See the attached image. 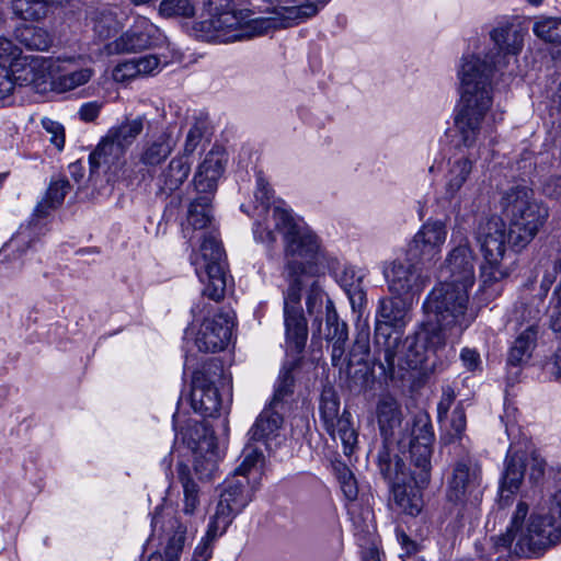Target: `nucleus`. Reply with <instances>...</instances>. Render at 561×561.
<instances>
[{"mask_svg": "<svg viewBox=\"0 0 561 561\" xmlns=\"http://www.w3.org/2000/svg\"><path fill=\"white\" fill-rule=\"evenodd\" d=\"M324 337L329 342L347 340V327L344 322L339 320L337 312L331 299H327L325 304Z\"/></svg>", "mask_w": 561, "mask_h": 561, "instance_id": "nucleus-40", "label": "nucleus"}, {"mask_svg": "<svg viewBox=\"0 0 561 561\" xmlns=\"http://www.w3.org/2000/svg\"><path fill=\"white\" fill-rule=\"evenodd\" d=\"M456 399V393L450 387H446L443 390L442 398L437 404V419L439 423L447 419V414Z\"/></svg>", "mask_w": 561, "mask_h": 561, "instance_id": "nucleus-53", "label": "nucleus"}, {"mask_svg": "<svg viewBox=\"0 0 561 561\" xmlns=\"http://www.w3.org/2000/svg\"><path fill=\"white\" fill-rule=\"evenodd\" d=\"M264 456L261 450L255 447L247 446L243 450V460L234 471V477H248L256 468V466L263 462Z\"/></svg>", "mask_w": 561, "mask_h": 561, "instance_id": "nucleus-47", "label": "nucleus"}, {"mask_svg": "<svg viewBox=\"0 0 561 561\" xmlns=\"http://www.w3.org/2000/svg\"><path fill=\"white\" fill-rule=\"evenodd\" d=\"M504 211L511 219L507 230L505 222L496 216L482 220L476 239L480 244L483 262L480 266L479 288L476 299L485 306L502 293V282L515 268L516 254L512 248H525L546 222L548 208L533 197V191L517 186L502 197Z\"/></svg>", "mask_w": 561, "mask_h": 561, "instance_id": "nucleus-1", "label": "nucleus"}, {"mask_svg": "<svg viewBox=\"0 0 561 561\" xmlns=\"http://www.w3.org/2000/svg\"><path fill=\"white\" fill-rule=\"evenodd\" d=\"M340 401L335 391L331 388H325L321 393L320 413L324 426H332L333 422L341 417L339 415Z\"/></svg>", "mask_w": 561, "mask_h": 561, "instance_id": "nucleus-43", "label": "nucleus"}, {"mask_svg": "<svg viewBox=\"0 0 561 561\" xmlns=\"http://www.w3.org/2000/svg\"><path fill=\"white\" fill-rule=\"evenodd\" d=\"M256 490V482H251L248 477H234L227 479L224 483L219 501L210 520L227 529L234 517L240 514L253 500Z\"/></svg>", "mask_w": 561, "mask_h": 561, "instance_id": "nucleus-13", "label": "nucleus"}, {"mask_svg": "<svg viewBox=\"0 0 561 561\" xmlns=\"http://www.w3.org/2000/svg\"><path fill=\"white\" fill-rule=\"evenodd\" d=\"M178 474L183 488V512L187 515H192L199 505L198 485L192 479L190 474V469L186 465H179Z\"/></svg>", "mask_w": 561, "mask_h": 561, "instance_id": "nucleus-38", "label": "nucleus"}, {"mask_svg": "<svg viewBox=\"0 0 561 561\" xmlns=\"http://www.w3.org/2000/svg\"><path fill=\"white\" fill-rule=\"evenodd\" d=\"M325 430L333 438H340L346 456L353 454L357 445V433L353 427L348 412L344 411L341 417L335 420L332 426H325Z\"/></svg>", "mask_w": 561, "mask_h": 561, "instance_id": "nucleus-36", "label": "nucleus"}, {"mask_svg": "<svg viewBox=\"0 0 561 561\" xmlns=\"http://www.w3.org/2000/svg\"><path fill=\"white\" fill-rule=\"evenodd\" d=\"M284 423L283 411L271 404L266 405L249 431L251 440L263 442L270 450L277 447V438Z\"/></svg>", "mask_w": 561, "mask_h": 561, "instance_id": "nucleus-25", "label": "nucleus"}, {"mask_svg": "<svg viewBox=\"0 0 561 561\" xmlns=\"http://www.w3.org/2000/svg\"><path fill=\"white\" fill-rule=\"evenodd\" d=\"M525 465L518 455H511L506 459L505 470L501 483L500 506L510 504L511 495L516 492L524 479Z\"/></svg>", "mask_w": 561, "mask_h": 561, "instance_id": "nucleus-29", "label": "nucleus"}, {"mask_svg": "<svg viewBox=\"0 0 561 561\" xmlns=\"http://www.w3.org/2000/svg\"><path fill=\"white\" fill-rule=\"evenodd\" d=\"M226 156L221 148H213L199 164L193 183L198 194L214 195L217 182L224 173Z\"/></svg>", "mask_w": 561, "mask_h": 561, "instance_id": "nucleus-24", "label": "nucleus"}, {"mask_svg": "<svg viewBox=\"0 0 561 561\" xmlns=\"http://www.w3.org/2000/svg\"><path fill=\"white\" fill-rule=\"evenodd\" d=\"M460 359L469 370H476L481 364L479 353L471 348H463L460 353Z\"/></svg>", "mask_w": 561, "mask_h": 561, "instance_id": "nucleus-60", "label": "nucleus"}, {"mask_svg": "<svg viewBox=\"0 0 561 561\" xmlns=\"http://www.w3.org/2000/svg\"><path fill=\"white\" fill-rule=\"evenodd\" d=\"M416 259L409 255L390 262L383 270L388 290L397 298L412 301L426 287L430 277L423 274Z\"/></svg>", "mask_w": 561, "mask_h": 561, "instance_id": "nucleus-11", "label": "nucleus"}, {"mask_svg": "<svg viewBox=\"0 0 561 561\" xmlns=\"http://www.w3.org/2000/svg\"><path fill=\"white\" fill-rule=\"evenodd\" d=\"M534 33L545 42L561 44V20L547 18L537 21L534 25Z\"/></svg>", "mask_w": 561, "mask_h": 561, "instance_id": "nucleus-44", "label": "nucleus"}, {"mask_svg": "<svg viewBox=\"0 0 561 561\" xmlns=\"http://www.w3.org/2000/svg\"><path fill=\"white\" fill-rule=\"evenodd\" d=\"M184 439L193 451L194 470L201 479H209L217 470L219 451L216 438L204 423H194Z\"/></svg>", "mask_w": 561, "mask_h": 561, "instance_id": "nucleus-17", "label": "nucleus"}, {"mask_svg": "<svg viewBox=\"0 0 561 561\" xmlns=\"http://www.w3.org/2000/svg\"><path fill=\"white\" fill-rule=\"evenodd\" d=\"M545 472V461L538 457L531 458V465H530V479L537 481L539 480Z\"/></svg>", "mask_w": 561, "mask_h": 561, "instance_id": "nucleus-63", "label": "nucleus"}, {"mask_svg": "<svg viewBox=\"0 0 561 561\" xmlns=\"http://www.w3.org/2000/svg\"><path fill=\"white\" fill-rule=\"evenodd\" d=\"M102 104L99 102H87L79 108L78 115L83 122H93L100 114Z\"/></svg>", "mask_w": 561, "mask_h": 561, "instance_id": "nucleus-58", "label": "nucleus"}, {"mask_svg": "<svg viewBox=\"0 0 561 561\" xmlns=\"http://www.w3.org/2000/svg\"><path fill=\"white\" fill-rule=\"evenodd\" d=\"M252 9H232L199 23L201 37L205 41L230 43L251 38L276 28L290 27L316 15L312 4L272 7L257 0H249Z\"/></svg>", "mask_w": 561, "mask_h": 561, "instance_id": "nucleus-5", "label": "nucleus"}, {"mask_svg": "<svg viewBox=\"0 0 561 561\" xmlns=\"http://www.w3.org/2000/svg\"><path fill=\"white\" fill-rule=\"evenodd\" d=\"M125 151V148L113 138H110V135L106 133L89 157L91 172L93 173L101 165H107L110 169L119 161Z\"/></svg>", "mask_w": 561, "mask_h": 561, "instance_id": "nucleus-33", "label": "nucleus"}, {"mask_svg": "<svg viewBox=\"0 0 561 561\" xmlns=\"http://www.w3.org/2000/svg\"><path fill=\"white\" fill-rule=\"evenodd\" d=\"M58 0H12V11L24 21L36 22L48 16L57 7Z\"/></svg>", "mask_w": 561, "mask_h": 561, "instance_id": "nucleus-34", "label": "nucleus"}, {"mask_svg": "<svg viewBox=\"0 0 561 561\" xmlns=\"http://www.w3.org/2000/svg\"><path fill=\"white\" fill-rule=\"evenodd\" d=\"M442 424L448 428L451 439L460 438L466 428V413L462 405L458 404L451 415L447 414V419H444Z\"/></svg>", "mask_w": 561, "mask_h": 561, "instance_id": "nucleus-49", "label": "nucleus"}, {"mask_svg": "<svg viewBox=\"0 0 561 561\" xmlns=\"http://www.w3.org/2000/svg\"><path fill=\"white\" fill-rule=\"evenodd\" d=\"M254 198L260 203V206L255 207L256 216L261 217L262 215H265L263 221H261L259 218L255 220L253 233L256 240L263 243L272 244L276 241V232H279L284 236L283 225H280V229L275 227V222L273 220L275 209H282L286 211L295 224L304 226L302 224L295 221L287 209H284L279 206H275L272 210L270 209L272 190L270 188L268 182L263 176L262 172L256 173V188L254 192Z\"/></svg>", "mask_w": 561, "mask_h": 561, "instance_id": "nucleus-18", "label": "nucleus"}, {"mask_svg": "<svg viewBox=\"0 0 561 561\" xmlns=\"http://www.w3.org/2000/svg\"><path fill=\"white\" fill-rule=\"evenodd\" d=\"M412 432L409 467L398 456L379 450L377 465L381 476L392 483L393 500L398 508L416 516L423 508L421 491L431 480L434 433L425 416H421Z\"/></svg>", "mask_w": 561, "mask_h": 561, "instance_id": "nucleus-4", "label": "nucleus"}, {"mask_svg": "<svg viewBox=\"0 0 561 561\" xmlns=\"http://www.w3.org/2000/svg\"><path fill=\"white\" fill-rule=\"evenodd\" d=\"M490 133H492L491 128ZM458 138L459 144L466 148L459 136ZM493 140L491 134H489V136L482 140V145L469 148V150L476 149V153L470 152L468 156H458L449 160L448 170L445 175V196L449 201H455L459 207H468L471 204V199L477 194V191H472L471 187L473 165L477 157L480 156L481 149L491 146Z\"/></svg>", "mask_w": 561, "mask_h": 561, "instance_id": "nucleus-9", "label": "nucleus"}, {"mask_svg": "<svg viewBox=\"0 0 561 561\" xmlns=\"http://www.w3.org/2000/svg\"><path fill=\"white\" fill-rule=\"evenodd\" d=\"M193 265L197 276L205 284L202 297L192 307L193 317L196 320L203 319L194 342L198 351L215 353L224 350L230 342L234 314L231 311H220L209 318L214 306L207 302L206 298L218 302L224 298L227 288L222 251L213 237L205 239L201 253L193 257Z\"/></svg>", "mask_w": 561, "mask_h": 561, "instance_id": "nucleus-3", "label": "nucleus"}, {"mask_svg": "<svg viewBox=\"0 0 561 561\" xmlns=\"http://www.w3.org/2000/svg\"><path fill=\"white\" fill-rule=\"evenodd\" d=\"M273 220L275 227H284L285 242V273L289 282L284 295V322L286 330L287 351L299 355L306 345L308 329L300 308V291L304 277L312 276L321 257V249L318 237L307 226H299L290 216L275 209Z\"/></svg>", "mask_w": 561, "mask_h": 561, "instance_id": "nucleus-2", "label": "nucleus"}, {"mask_svg": "<svg viewBox=\"0 0 561 561\" xmlns=\"http://www.w3.org/2000/svg\"><path fill=\"white\" fill-rule=\"evenodd\" d=\"M482 494V474L478 463L471 459L456 462L448 480V501L470 511L480 504Z\"/></svg>", "mask_w": 561, "mask_h": 561, "instance_id": "nucleus-12", "label": "nucleus"}, {"mask_svg": "<svg viewBox=\"0 0 561 561\" xmlns=\"http://www.w3.org/2000/svg\"><path fill=\"white\" fill-rule=\"evenodd\" d=\"M184 529H181L175 533V535L170 539L165 548L164 557L161 553H152L148 558V561H179V554L184 546Z\"/></svg>", "mask_w": 561, "mask_h": 561, "instance_id": "nucleus-48", "label": "nucleus"}, {"mask_svg": "<svg viewBox=\"0 0 561 561\" xmlns=\"http://www.w3.org/2000/svg\"><path fill=\"white\" fill-rule=\"evenodd\" d=\"M551 373L557 378L561 377V346L554 352L551 358Z\"/></svg>", "mask_w": 561, "mask_h": 561, "instance_id": "nucleus-64", "label": "nucleus"}, {"mask_svg": "<svg viewBox=\"0 0 561 561\" xmlns=\"http://www.w3.org/2000/svg\"><path fill=\"white\" fill-rule=\"evenodd\" d=\"M22 73L21 68H8L4 65L0 66V103H5L13 94L15 82L26 84L18 77Z\"/></svg>", "mask_w": 561, "mask_h": 561, "instance_id": "nucleus-46", "label": "nucleus"}, {"mask_svg": "<svg viewBox=\"0 0 561 561\" xmlns=\"http://www.w3.org/2000/svg\"><path fill=\"white\" fill-rule=\"evenodd\" d=\"M354 354L367 355L369 353V333L368 331H362L355 341L353 346Z\"/></svg>", "mask_w": 561, "mask_h": 561, "instance_id": "nucleus-62", "label": "nucleus"}, {"mask_svg": "<svg viewBox=\"0 0 561 561\" xmlns=\"http://www.w3.org/2000/svg\"><path fill=\"white\" fill-rule=\"evenodd\" d=\"M175 145L172 135L163 131L146 146L140 160L146 165H158L171 154Z\"/></svg>", "mask_w": 561, "mask_h": 561, "instance_id": "nucleus-35", "label": "nucleus"}, {"mask_svg": "<svg viewBox=\"0 0 561 561\" xmlns=\"http://www.w3.org/2000/svg\"><path fill=\"white\" fill-rule=\"evenodd\" d=\"M139 77V68H137L135 59L126 60L115 66L112 71V78L119 83H126Z\"/></svg>", "mask_w": 561, "mask_h": 561, "instance_id": "nucleus-50", "label": "nucleus"}, {"mask_svg": "<svg viewBox=\"0 0 561 561\" xmlns=\"http://www.w3.org/2000/svg\"><path fill=\"white\" fill-rule=\"evenodd\" d=\"M449 342L439 336L432 325L422 323L419 330L410 336H407L402 343L399 337L390 339V345L396 353L393 365H388L392 369L398 365L404 370H415L423 367L431 354L443 350Z\"/></svg>", "mask_w": 561, "mask_h": 561, "instance_id": "nucleus-8", "label": "nucleus"}, {"mask_svg": "<svg viewBox=\"0 0 561 561\" xmlns=\"http://www.w3.org/2000/svg\"><path fill=\"white\" fill-rule=\"evenodd\" d=\"M397 539L401 546L403 552L400 554L401 558L410 557L417 551V543L410 539L409 536L401 529H397Z\"/></svg>", "mask_w": 561, "mask_h": 561, "instance_id": "nucleus-59", "label": "nucleus"}, {"mask_svg": "<svg viewBox=\"0 0 561 561\" xmlns=\"http://www.w3.org/2000/svg\"><path fill=\"white\" fill-rule=\"evenodd\" d=\"M70 190L69 181L66 178L58 176L53 179L46 190L44 197L37 203L34 216L36 218L46 217L51 210L58 208Z\"/></svg>", "mask_w": 561, "mask_h": 561, "instance_id": "nucleus-32", "label": "nucleus"}, {"mask_svg": "<svg viewBox=\"0 0 561 561\" xmlns=\"http://www.w3.org/2000/svg\"><path fill=\"white\" fill-rule=\"evenodd\" d=\"M211 195L203 194L195 198L188 206L187 210V217H186V226L183 229L184 236L188 239H193V236H190V230L196 231V230H205L203 232V241L204 243L205 239L214 238L218 245L220 247L221 251H224L221 243L217 239L216 233L211 230H207L213 225V213H211ZM203 245V244H201ZM202 249V247H199ZM201 253V250L198 252L194 253L191 256V262L193 263V257ZM222 261L224 265L226 266V259H225V252H222Z\"/></svg>", "mask_w": 561, "mask_h": 561, "instance_id": "nucleus-22", "label": "nucleus"}, {"mask_svg": "<svg viewBox=\"0 0 561 561\" xmlns=\"http://www.w3.org/2000/svg\"><path fill=\"white\" fill-rule=\"evenodd\" d=\"M82 57H69L59 59L58 73L51 78V88L58 93L75 90L88 83L94 76V69L87 64H81Z\"/></svg>", "mask_w": 561, "mask_h": 561, "instance_id": "nucleus-21", "label": "nucleus"}, {"mask_svg": "<svg viewBox=\"0 0 561 561\" xmlns=\"http://www.w3.org/2000/svg\"><path fill=\"white\" fill-rule=\"evenodd\" d=\"M0 60L9 68H21L22 73L18 78L25 83L44 82L45 72L50 68L42 58L22 56L21 48L5 37H0Z\"/></svg>", "mask_w": 561, "mask_h": 561, "instance_id": "nucleus-20", "label": "nucleus"}, {"mask_svg": "<svg viewBox=\"0 0 561 561\" xmlns=\"http://www.w3.org/2000/svg\"><path fill=\"white\" fill-rule=\"evenodd\" d=\"M364 275L352 266H346L339 274L337 282L348 297L354 312L362 314L367 304V297L363 287Z\"/></svg>", "mask_w": 561, "mask_h": 561, "instance_id": "nucleus-28", "label": "nucleus"}, {"mask_svg": "<svg viewBox=\"0 0 561 561\" xmlns=\"http://www.w3.org/2000/svg\"><path fill=\"white\" fill-rule=\"evenodd\" d=\"M539 316V310H529L527 319L524 321L528 322L529 325L517 336L513 346L510 350L507 363L513 366L525 363L531 354L535 346L537 330L535 321Z\"/></svg>", "mask_w": 561, "mask_h": 561, "instance_id": "nucleus-27", "label": "nucleus"}, {"mask_svg": "<svg viewBox=\"0 0 561 561\" xmlns=\"http://www.w3.org/2000/svg\"><path fill=\"white\" fill-rule=\"evenodd\" d=\"M144 129V118L136 117L126 119L119 125L113 126L107 130L110 138L117 141L125 150L137 139Z\"/></svg>", "mask_w": 561, "mask_h": 561, "instance_id": "nucleus-37", "label": "nucleus"}, {"mask_svg": "<svg viewBox=\"0 0 561 561\" xmlns=\"http://www.w3.org/2000/svg\"><path fill=\"white\" fill-rule=\"evenodd\" d=\"M526 31L520 24L506 23L499 25L491 33V37L500 50L510 55H517L524 43Z\"/></svg>", "mask_w": 561, "mask_h": 561, "instance_id": "nucleus-30", "label": "nucleus"}, {"mask_svg": "<svg viewBox=\"0 0 561 561\" xmlns=\"http://www.w3.org/2000/svg\"><path fill=\"white\" fill-rule=\"evenodd\" d=\"M137 68H139V76L152 75L156 70L160 69L161 60L156 55H148L135 59Z\"/></svg>", "mask_w": 561, "mask_h": 561, "instance_id": "nucleus-54", "label": "nucleus"}, {"mask_svg": "<svg viewBox=\"0 0 561 561\" xmlns=\"http://www.w3.org/2000/svg\"><path fill=\"white\" fill-rule=\"evenodd\" d=\"M159 11L167 18L190 19L195 15V5L191 0H163L160 3Z\"/></svg>", "mask_w": 561, "mask_h": 561, "instance_id": "nucleus-45", "label": "nucleus"}, {"mask_svg": "<svg viewBox=\"0 0 561 561\" xmlns=\"http://www.w3.org/2000/svg\"><path fill=\"white\" fill-rule=\"evenodd\" d=\"M42 125L44 129L50 134V142L59 150L62 149L65 145V131L62 125L49 118H44L42 121Z\"/></svg>", "mask_w": 561, "mask_h": 561, "instance_id": "nucleus-52", "label": "nucleus"}, {"mask_svg": "<svg viewBox=\"0 0 561 561\" xmlns=\"http://www.w3.org/2000/svg\"><path fill=\"white\" fill-rule=\"evenodd\" d=\"M446 239V225L440 220H427L414 234L407 252L422 264L431 263L439 257Z\"/></svg>", "mask_w": 561, "mask_h": 561, "instance_id": "nucleus-19", "label": "nucleus"}, {"mask_svg": "<svg viewBox=\"0 0 561 561\" xmlns=\"http://www.w3.org/2000/svg\"><path fill=\"white\" fill-rule=\"evenodd\" d=\"M204 133L205 127L201 123H195L190 128L184 144V154L182 157H185L187 159V157L191 156L197 149V147L202 142Z\"/></svg>", "mask_w": 561, "mask_h": 561, "instance_id": "nucleus-51", "label": "nucleus"}, {"mask_svg": "<svg viewBox=\"0 0 561 561\" xmlns=\"http://www.w3.org/2000/svg\"><path fill=\"white\" fill-rule=\"evenodd\" d=\"M495 67L489 56L468 55L462 58L458 71L461 99L455 126L461 142L468 148L482 145L490 134L486 115L492 104L491 77Z\"/></svg>", "mask_w": 561, "mask_h": 561, "instance_id": "nucleus-6", "label": "nucleus"}, {"mask_svg": "<svg viewBox=\"0 0 561 561\" xmlns=\"http://www.w3.org/2000/svg\"><path fill=\"white\" fill-rule=\"evenodd\" d=\"M30 237L28 227L26 228H20L18 233L3 245V248L0 250V256L5 255L10 251H13L15 249H19L21 244L26 242V239Z\"/></svg>", "mask_w": 561, "mask_h": 561, "instance_id": "nucleus-57", "label": "nucleus"}, {"mask_svg": "<svg viewBox=\"0 0 561 561\" xmlns=\"http://www.w3.org/2000/svg\"><path fill=\"white\" fill-rule=\"evenodd\" d=\"M400 298L387 297L379 300L376 313L375 343L382 352L383 359L390 366L393 365L396 353L390 345L391 329L402 328L407 323L408 304Z\"/></svg>", "mask_w": 561, "mask_h": 561, "instance_id": "nucleus-15", "label": "nucleus"}, {"mask_svg": "<svg viewBox=\"0 0 561 561\" xmlns=\"http://www.w3.org/2000/svg\"><path fill=\"white\" fill-rule=\"evenodd\" d=\"M191 402L194 411L205 417H213L220 410L221 398L218 389L204 370L193 375Z\"/></svg>", "mask_w": 561, "mask_h": 561, "instance_id": "nucleus-23", "label": "nucleus"}, {"mask_svg": "<svg viewBox=\"0 0 561 561\" xmlns=\"http://www.w3.org/2000/svg\"><path fill=\"white\" fill-rule=\"evenodd\" d=\"M453 249L447 253L439 268L442 283H455L468 289L474 284V254L468 238L460 231L453 233Z\"/></svg>", "mask_w": 561, "mask_h": 561, "instance_id": "nucleus-14", "label": "nucleus"}, {"mask_svg": "<svg viewBox=\"0 0 561 561\" xmlns=\"http://www.w3.org/2000/svg\"><path fill=\"white\" fill-rule=\"evenodd\" d=\"M191 172V163L185 157L173 158L168 168L162 171L158 179L159 188L170 194L184 183Z\"/></svg>", "mask_w": 561, "mask_h": 561, "instance_id": "nucleus-31", "label": "nucleus"}, {"mask_svg": "<svg viewBox=\"0 0 561 561\" xmlns=\"http://www.w3.org/2000/svg\"><path fill=\"white\" fill-rule=\"evenodd\" d=\"M423 310L427 325L449 343H455L476 320L478 309L470 305V289L439 282L428 293Z\"/></svg>", "mask_w": 561, "mask_h": 561, "instance_id": "nucleus-7", "label": "nucleus"}, {"mask_svg": "<svg viewBox=\"0 0 561 561\" xmlns=\"http://www.w3.org/2000/svg\"><path fill=\"white\" fill-rule=\"evenodd\" d=\"M168 43L161 30L145 16L136 18L134 24L115 41L106 45L108 54H129L162 47Z\"/></svg>", "mask_w": 561, "mask_h": 561, "instance_id": "nucleus-16", "label": "nucleus"}, {"mask_svg": "<svg viewBox=\"0 0 561 561\" xmlns=\"http://www.w3.org/2000/svg\"><path fill=\"white\" fill-rule=\"evenodd\" d=\"M329 299L317 282H313L307 295L306 305L310 316H314L318 328L321 327V316H325V304Z\"/></svg>", "mask_w": 561, "mask_h": 561, "instance_id": "nucleus-41", "label": "nucleus"}, {"mask_svg": "<svg viewBox=\"0 0 561 561\" xmlns=\"http://www.w3.org/2000/svg\"><path fill=\"white\" fill-rule=\"evenodd\" d=\"M227 529H221L219 525H215L209 520L207 531L196 546L193 554V561H208L213 554V542L217 537L224 535Z\"/></svg>", "mask_w": 561, "mask_h": 561, "instance_id": "nucleus-42", "label": "nucleus"}, {"mask_svg": "<svg viewBox=\"0 0 561 561\" xmlns=\"http://www.w3.org/2000/svg\"><path fill=\"white\" fill-rule=\"evenodd\" d=\"M126 19L127 12L115 5L93 8L87 13V24L100 39H106L116 34Z\"/></svg>", "mask_w": 561, "mask_h": 561, "instance_id": "nucleus-26", "label": "nucleus"}, {"mask_svg": "<svg viewBox=\"0 0 561 561\" xmlns=\"http://www.w3.org/2000/svg\"><path fill=\"white\" fill-rule=\"evenodd\" d=\"M425 416L432 425L427 414L420 413L414 416L413 421L405 422L402 425V413L398 402L391 398L382 399L377 405V421L380 434L383 438V446L380 450H387L390 455V447L397 445L401 451L408 448L409 459H411L410 440L413 437L412 432L415 430V423Z\"/></svg>", "mask_w": 561, "mask_h": 561, "instance_id": "nucleus-10", "label": "nucleus"}, {"mask_svg": "<svg viewBox=\"0 0 561 561\" xmlns=\"http://www.w3.org/2000/svg\"><path fill=\"white\" fill-rule=\"evenodd\" d=\"M30 32H32L33 36L30 39L24 38L25 45L32 49L45 50L49 45L47 34L37 28H32Z\"/></svg>", "mask_w": 561, "mask_h": 561, "instance_id": "nucleus-55", "label": "nucleus"}, {"mask_svg": "<svg viewBox=\"0 0 561 561\" xmlns=\"http://www.w3.org/2000/svg\"><path fill=\"white\" fill-rule=\"evenodd\" d=\"M543 193L549 197H561V175L553 176L546 181L543 184Z\"/></svg>", "mask_w": 561, "mask_h": 561, "instance_id": "nucleus-61", "label": "nucleus"}, {"mask_svg": "<svg viewBox=\"0 0 561 561\" xmlns=\"http://www.w3.org/2000/svg\"><path fill=\"white\" fill-rule=\"evenodd\" d=\"M205 5L210 18L234 9L232 0H206Z\"/></svg>", "mask_w": 561, "mask_h": 561, "instance_id": "nucleus-56", "label": "nucleus"}, {"mask_svg": "<svg viewBox=\"0 0 561 561\" xmlns=\"http://www.w3.org/2000/svg\"><path fill=\"white\" fill-rule=\"evenodd\" d=\"M293 367L284 366L277 379L274 394L268 404L284 411L294 392Z\"/></svg>", "mask_w": 561, "mask_h": 561, "instance_id": "nucleus-39", "label": "nucleus"}]
</instances>
